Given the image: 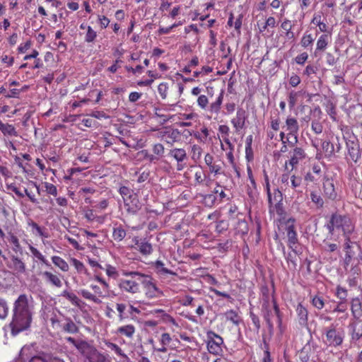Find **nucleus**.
I'll return each instance as SVG.
<instances>
[{
	"instance_id": "1",
	"label": "nucleus",
	"mask_w": 362,
	"mask_h": 362,
	"mask_svg": "<svg viewBox=\"0 0 362 362\" xmlns=\"http://www.w3.org/2000/svg\"><path fill=\"white\" fill-rule=\"evenodd\" d=\"M33 298L25 294L18 296L14 303L12 332L18 333L28 328L32 321Z\"/></svg>"
},
{
	"instance_id": "2",
	"label": "nucleus",
	"mask_w": 362,
	"mask_h": 362,
	"mask_svg": "<svg viewBox=\"0 0 362 362\" xmlns=\"http://www.w3.org/2000/svg\"><path fill=\"white\" fill-rule=\"evenodd\" d=\"M128 276H139L145 289V294L148 298H156L161 296L163 292L156 286L153 279L148 275L143 274L138 272H129L124 274Z\"/></svg>"
},
{
	"instance_id": "3",
	"label": "nucleus",
	"mask_w": 362,
	"mask_h": 362,
	"mask_svg": "<svg viewBox=\"0 0 362 362\" xmlns=\"http://www.w3.org/2000/svg\"><path fill=\"white\" fill-rule=\"evenodd\" d=\"M76 349L89 362H103L105 359L93 345L86 341H80L76 344Z\"/></svg>"
},
{
	"instance_id": "4",
	"label": "nucleus",
	"mask_w": 362,
	"mask_h": 362,
	"mask_svg": "<svg viewBox=\"0 0 362 362\" xmlns=\"http://www.w3.org/2000/svg\"><path fill=\"white\" fill-rule=\"evenodd\" d=\"M223 338L210 330L206 332V347L208 351L215 356H220L223 353Z\"/></svg>"
},
{
	"instance_id": "5",
	"label": "nucleus",
	"mask_w": 362,
	"mask_h": 362,
	"mask_svg": "<svg viewBox=\"0 0 362 362\" xmlns=\"http://www.w3.org/2000/svg\"><path fill=\"white\" fill-rule=\"evenodd\" d=\"M335 220L337 219V224L336 225V229H341L344 235H350L354 230V226L349 216H341L338 214H333Z\"/></svg>"
},
{
	"instance_id": "6",
	"label": "nucleus",
	"mask_w": 362,
	"mask_h": 362,
	"mask_svg": "<svg viewBox=\"0 0 362 362\" xmlns=\"http://www.w3.org/2000/svg\"><path fill=\"white\" fill-rule=\"evenodd\" d=\"M159 138L166 144L173 146L180 139V132L177 129L164 128L159 131Z\"/></svg>"
},
{
	"instance_id": "7",
	"label": "nucleus",
	"mask_w": 362,
	"mask_h": 362,
	"mask_svg": "<svg viewBox=\"0 0 362 362\" xmlns=\"http://www.w3.org/2000/svg\"><path fill=\"white\" fill-rule=\"evenodd\" d=\"M90 287L95 292V293L98 295V296L86 289H81L79 291V294L86 300H90L96 304H100L101 303L100 298L105 297L106 296L103 294V291L98 286L91 284Z\"/></svg>"
},
{
	"instance_id": "8",
	"label": "nucleus",
	"mask_w": 362,
	"mask_h": 362,
	"mask_svg": "<svg viewBox=\"0 0 362 362\" xmlns=\"http://www.w3.org/2000/svg\"><path fill=\"white\" fill-rule=\"evenodd\" d=\"M325 334L327 342L329 346H337L343 342L344 337L342 334L338 332L333 325L325 329Z\"/></svg>"
},
{
	"instance_id": "9",
	"label": "nucleus",
	"mask_w": 362,
	"mask_h": 362,
	"mask_svg": "<svg viewBox=\"0 0 362 362\" xmlns=\"http://www.w3.org/2000/svg\"><path fill=\"white\" fill-rule=\"evenodd\" d=\"M272 305H270V303H263V304H262V310H263V312L264 313V317L267 322V325L270 328L273 327L272 317L273 316L274 314L279 316V313L277 304L273 299L272 300Z\"/></svg>"
},
{
	"instance_id": "10",
	"label": "nucleus",
	"mask_w": 362,
	"mask_h": 362,
	"mask_svg": "<svg viewBox=\"0 0 362 362\" xmlns=\"http://www.w3.org/2000/svg\"><path fill=\"white\" fill-rule=\"evenodd\" d=\"M169 156L177 161L176 168L178 171L182 170L185 168V164L184 162L187 159V155L184 148H173L170 151Z\"/></svg>"
},
{
	"instance_id": "11",
	"label": "nucleus",
	"mask_w": 362,
	"mask_h": 362,
	"mask_svg": "<svg viewBox=\"0 0 362 362\" xmlns=\"http://www.w3.org/2000/svg\"><path fill=\"white\" fill-rule=\"evenodd\" d=\"M118 286L123 292L136 294L140 291L139 283L132 279H120Z\"/></svg>"
},
{
	"instance_id": "12",
	"label": "nucleus",
	"mask_w": 362,
	"mask_h": 362,
	"mask_svg": "<svg viewBox=\"0 0 362 362\" xmlns=\"http://www.w3.org/2000/svg\"><path fill=\"white\" fill-rule=\"evenodd\" d=\"M310 23L318 28L317 32H321L323 33H332V29L327 24L326 19L322 17L321 13H314Z\"/></svg>"
},
{
	"instance_id": "13",
	"label": "nucleus",
	"mask_w": 362,
	"mask_h": 362,
	"mask_svg": "<svg viewBox=\"0 0 362 362\" xmlns=\"http://www.w3.org/2000/svg\"><path fill=\"white\" fill-rule=\"evenodd\" d=\"M332 42V33H322L320 35L316 42V47L315 49V54L324 52L329 45Z\"/></svg>"
},
{
	"instance_id": "14",
	"label": "nucleus",
	"mask_w": 362,
	"mask_h": 362,
	"mask_svg": "<svg viewBox=\"0 0 362 362\" xmlns=\"http://www.w3.org/2000/svg\"><path fill=\"white\" fill-rule=\"evenodd\" d=\"M124 202L125 209L129 214H135L141 209V204L136 194L124 198Z\"/></svg>"
},
{
	"instance_id": "15",
	"label": "nucleus",
	"mask_w": 362,
	"mask_h": 362,
	"mask_svg": "<svg viewBox=\"0 0 362 362\" xmlns=\"http://www.w3.org/2000/svg\"><path fill=\"white\" fill-rule=\"evenodd\" d=\"M295 219L288 218L286 221V235L288 237V244L290 248L293 249V245L297 243V233L294 227Z\"/></svg>"
},
{
	"instance_id": "16",
	"label": "nucleus",
	"mask_w": 362,
	"mask_h": 362,
	"mask_svg": "<svg viewBox=\"0 0 362 362\" xmlns=\"http://www.w3.org/2000/svg\"><path fill=\"white\" fill-rule=\"evenodd\" d=\"M204 162L208 166L211 173L214 174V175L223 174L221 165L216 162H214V157L210 153H206L205 155Z\"/></svg>"
},
{
	"instance_id": "17",
	"label": "nucleus",
	"mask_w": 362,
	"mask_h": 362,
	"mask_svg": "<svg viewBox=\"0 0 362 362\" xmlns=\"http://www.w3.org/2000/svg\"><path fill=\"white\" fill-rule=\"evenodd\" d=\"M315 349L314 344L308 341L304 345L298 354L300 360L302 362H308L310 356L314 354Z\"/></svg>"
},
{
	"instance_id": "18",
	"label": "nucleus",
	"mask_w": 362,
	"mask_h": 362,
	"mask_svg": "<svg viewBox=\"0 0 362 362\" xmlns=\"http://www.w3.org/2000/svg\"><path fill=\"white\" fill-rule=\"evenodd\" d=\"M323 192L325 197L334 200L337 197V192L334 189L333 181L328 178L323 182Z\"/></svg>"
},
{
	"instance_id": "19",
	"label": "nucleus",
	"mask_w": 362,
	"mask_h": 362,
	"mask_svg": "<svg viewBox=\"0 0 362 362\" xmlns=\"http://www.w3.org/2000/svg\"><path fill=\"white\" fill-rule=\"evenodd\" d=\"M172 339L168 333H163L159 338L160 346H153V351L166 353Z\"/></svg>"
},
{
	"instance_id": "20",
	"label": "nucleus",
	"mask_w": 362,
	"mask_h": 362,
	"mask_svg": "<svg viewBox=\"0 0 362 362\" xmlns=\"http://www.w3.org/2000/svg\"><path fill=\"white\" fill-rule=\"evenodd\" d=\"M267 192L268 196V202L271 206L274 205L276 206L282 202V194L278 189H274V192L272 193L269 189V184H267Z\"/></svg>"
},
{
	"instance_id": "21",
	"label": "nucleus",
	"mask_w": 362,
	"mask_h": 362,
	"mask_svg": "<svg viewBox=\"0 0 362 362\" xmlns=\"http://www.w3.org/2000/svg\"><path fill=\"white\" fill-rule=\"evenodd\" d=\"M135 245L136 246V249L143 255H149L153 252L152 245L146 241L145 239L143 240H137L135 239Z\"/></svg>"
},
{
	"instance_id": "22",
	"label": "nucleus",
	"mask_w": 362,
	"mask_h": 362,
	"mask_svg": "<svg viewBox=\"0 0 362 362\" xmlns=\"http://www.w3.org/2000/svg\"><path fill=\"white\" fill-rule=\"evenodd\" d=\"M305 156L304 151L301 148H296L293 150V154L288 160L289 165L291 166V170L298 163V162L303 159Z\"/></svg>"
},
{
	"instance_id": "23",
	"label": "nucleus",
	"mask_w": 362,
	"mask_h": 362,
	"mask_svg": "<svg viewBox=\"0 0 362 362\" xmlns=\"http://www.w3.org/2000/svg\"><path fill=\"white\" fill-rule=\"evenodd\" d=\"M351 329V339L353 340H358L362 338V321L357 319V320L350 324Z\"/></svg>"
},
{
	"instance_id": "24",
	"label": "nucleus",
	"mask_w": 362,
	"mask_h": 362,
	"mask_svg": "<svg viewBox=\"0 0 362 362\" xmlns=\"http://www.w3.org/2000/svg\"><path fill=\"white\" fill-rule=\"evenodd\" d=\"M10 267L18 274H24L26 271L25 264L16 256H12Z\"/></svg>"
},
{
	"instance_id": "25",
	"label": "nucleus",
	"mask_w": 362,
	"mask_h": 362,
	"mask_svg": "<svg viewBox=\"0 0 362 362\" xmlns=\"http://www.w3.org/2000/svg\"><path fill=\"white\" fill-rule=\"evenodd\" d=\"M294 25L288 18H284L281 23V28L285 31V36L288 40H293L295 34L292 31Z\"/></svg>"
},
{
	"instance_id": "26",
	"label": "nucleus",
	"mask_w": 362,
	"mask_h": 362,
	"mask_svg": "<svg viewBox=\"0 0 362 362\" xmlns=\"http://www.w3.org/2000/svg\"><path fill=\"white\" fill-rule=\"evenodd\" d=\"M42 276L45 278L47 282L49 283L52 286H54L57 288H61L62 286V282L60 278L50 272H42Z\"/></svg>"
},
{
	"instance_id": "27",
	"label": "nucleus",
	"mask_w": 362,
	"mask_h": 362,
	"mask_svg": "<svg viewBox=\"0 0 362 362\" xmlns=\"http://www.w3.org/2000/svg\"><path fill=\"white\" fill-rule=\"evenodd\" d=\"M296 313L300 325H305L308 322V313L307 309L301 303H299L296 307Z\"/></svg>"
},
{
	"instance_id": "28",
	"label": "nucleus",
	"mask_w": 362,
	"mask_h": 362,
	"mask_svg": "<svg viewBox=\"0 0 362 362\" xmlns=\"http://www.w3.org/2000/svg\"><path fill=\"white\" fill-rule=\"evenodd\" d=\"M15 62V58L12 54H8L3 52L0 55V66L3 68H10Z\"/></svg>"
},
{
	"instance_id": "29",
	"label": "nucleus",
	"mask_w": 362,
	"mask_h": 362,
	"mask_svg": "<svg viewBox=\"0 0 362 362\" xmlns=\"http://www.w3.org/2000/svg\"><path fill=\"white\" fill-rule=\"evenodd\" d=\"M136 332V328L133 325H127L117 328V333L124 335L128 338H132Z\"/></svg>"
},
{
	"instance_id": "30",
	"label": "nucleus",
	"mask_w": 362,
	"mask_h": 362,
	"mask_svg": "<svg viewBox=\"0 0 362 362\" xmlns=\"http://www.w3.org/2000/svg\"><path fill=\"white\" fill-rule=\"evenodd\" d=\"M351 310L352 315L355 318L358 319L361 317L362 314V305L358 298L352 300Z\"/></svg>"
},
{
	"instance_id": "31",
	"label": "nucleus",
	"mask_w": 362,
	"mask_h": 362,
	"mask_svg": "<svg viewBox=\"0 0 362 362\" xmlns=\"http://www.w3.org/2000/svg\"><path fill=\"white\" fill-rule=\"evenodd\" d=\"M224 315L226 320L231 322L235 326H238L242 321L240 316L233 310L226 311Z\"/></svg>"
},
{
	"instance_id": "32",
	"label": "nucleus",
	"mask_w": 362,
	"mask_h": 362,
	"mask_svg": "<svg viewBox=\"0 0 362 362\" xmlns=\"http://www.w3.org/2000/svg\"><path fill=\"white\" fill-rule=\"evenodd\" d=\"M314 42V37L311 33L305 32L300 39V46L304 49L312 47Z\"/></svg>"
},
{
	"instance_id": "33",
	"label": "nucleus",
	"mask_w": 362,
	"mask_h": 362,
	"mask_svg": "<svg viewBox=\"0 0 362 362\" xmlns=\"http://www.w3.org/2000/svg\"><path fill=\"white\" fill-rule=\"evenodd\" d=\"M287 129L290 132V134L294 135V140L297 141V136L295 135L298 130V124L296 119L288 118L286 119Z\"/></svg>"
},
{
	"instance_id": "34",
	"label": "nucleus",
	"mask_w": 362,
	"mask_h": 362,
	"mask_svg": "<svg viewBox=\"0 0 362 362\" xmlns=\"http://www.w3.org/2000/svg\"><path fill=\"white\" fill-rule=\"evenodd\" d=\"M52 261L53 264L59 267L62 272H68L69 269V266L68 263L62 257L59 256H52Z\"/></svg>"
},
{
	"instance_id": "35",
	"label": "nucleus",
	"mask_w": 362,
	"mask_h": 362,
	"mask_svg": "<svg viewBox=\"0 0 362 362\" xmlns=\"http://www.w3.org/2000/svg\"><path fill=\"white\" fill-rule=\"evenodd\" d=\"M202 155V148L197 144H193L191 146L190 156L191 159L194 162L197 163Z\"/></svg>"
},
{
	"instance_id": "36",
	"label": "nucleus",
	"mask_w": 362,
	"mask_h": 362,
	"mask_svg": "<svg viewBox=\"0 0 362 362\" xmlns=\"http://www.w3.org/2000/svg\"><path fill=\"white\" fill-rule=\"evenodd\" d=\"M30 88L28 85H24L21 88H12L5 95L6 98H18L21 93L26 92Z\"/></svg>"
},
{
	"instance_id": "37",
	"label": "nucleus",
	"mask_w": 362,
	"mask_h": 362,
	"mask_svg": "<svg viewBox=\"0 0 362 362\" xmlns=\"http://www.w3.org/2000/svg\"><path fill=\"white\" fill-rule=\"evenodd\" d=\"M223 90H221L217 98H216V100L211 103L210 111L211 112H217L219 111L221 105L223 102Z\"/></svg>"
},
{
	"instance_id": "38",
	"label": "nucleus",
	"mask_w": 362,
	"mask_h": 362,
	"mask_svg": "<svg viewBox=\"0 0 362 362\" xmlns=\"http://www.w3.org/2000/svg\"><path fill=\"white\" fill-rule=\"evenodd\" d=\"M98 37L97 32L93 28L88 25V30L84 35V41L86 43H94Z\"/></svg>"
},
{
	"instance_id": "39",
	"label": "nucleus",
	"mask_w": 362,
	"mask_h": 362,
	"mask_svg": "<svg viewBox=\"0 0 362 362\" xmlns=\"http://www.w3.org/2000/svg\"><path fill=\"white\" fill-rule=\"evenodd\" d=\"M8 240L13 245V250L16 252H21L22 248L20 245L18 238L13 233H8L7 236Z\"/></svg>"
},
{
	"instance_id": "40",
	"label": "nucleus",
	"mask_w": 362,
	"mask_h": 362,
	"mask_svg": "<svg viewBox=\"0 0 362 362\" xmlns=\"http://www.w3.org/2000/svg\"><path fill=\"white\" fill-rule=\"evenodd\" d=\"M91 116L90 118L83 119L81 121V124L86 127H95L97 125L96 121L95 118L100 119L101 117H105V115H90Z\"/></svg>"
},
{
	"instance_id": "41",
	"label": "nucleus",
	"mask_w": 362,
	"mask_h": 362,
	"mask_svg": "<svg viewBox=\"0 0 362 362\" xmlns=\"http://www.w3.org/2000/svg\"><path fill=\"white\" fill-rule=\"evenodd\" d=\"M126 230L122 226L114 227L112 238L116 241H122L126 236Z\"/></svg>"
},
{
	"instance_id": "42",
	"label": "nucleus",
	"mask_w": 362,
	"mask_h": 362,
	"mask_svg": "<svg viewBox=\"0 0 362 362\" xmlns=\"http://www.w3.org/2000/svg\"><path fill=\"white\" fill-rule=\"evenodd\" d=\"M63 330L68 333L74 334L78 332V328L71 319H67L66 322L63 325Z\"/></svg>"
},
{
	"instance_id": "43",
	"label": "nucleus",
	"mask_w": 362,
	"mask_h": 362,
	"mask_svg": "<svg viewBox=\"0 0 362 362\" xmlns=\"http://www.w3.org/2000/svg\"><path fill=\"white\" fill-rule=\"evenodd\" d=\"M29 250L31 252V253L33 255L34 257L37 258L40 261H41L43 264H45L46 266L49 267L50 264L46 259L45 256L35 247L32 245H29Z\"/></svg>"
},
{
	"instance_id": "44",
	"label": "nucleus",
	"mask_w": 362,
	"mask_h": 362,
	"mask_svg": "<svg viewBox=\"0 0 362 362\" xmlns=\"http://www.w3.org/2000/svg\"><path fill=\"white\" fill-rule=\"evenodd\" d=\"M245 115H237L235 117L232 119V124L237 131L242 129L245 124Z\"/></svg>"
},
{
	"instance_id": "45",
	"label": "nucleus",
	"mask_w": 362,
	"mask_h": 362,
	"mask_svg": "<svg viewBox=\"0 0 362 362\" xmlns=\"http://www.w3.org/2000/svg\"><path fill=\"white\" fill-rule=\"evenodd\" d=\"M276 25V21L274 17L273 16H269L266 21L264 24L262 25V27H260L259 28V33H263L266 30L268 29V28H274Z\"/></svg>"
},
{
	"instance_id": "46",
	"label": "nucleus",
	"mask_w": 362,
	"mask_h": 362,
	"mask_svg": "<svg viewBox=\"0 0 362 362\" xmlns=\"http://www.w3.org/2000/svg\"><path fill=\"white\" fill-rule=\"evenodd\" d=\"M70 261L72 265L75 267V269L78 273H87V269L86 268L83 262L74 257L71 258Z\"/></svg>"
},
{
	"instance_id": "47",
	"label": "nucleus",
	"mask_w": 362,
	"mask_h": 362,
	"mask_svg": "<svg viewBox=\"0 0 362 362\" xmlns=\"http://www.w3.org/2000/svg\"><path fill=\"white\" fill-rule=\"evenodd\" d=\"M310 199L317 208H322L324 205V201L322 197L316 192L310 193Z\"/></svg>"
},
{
	"instance_id": "48",
	"label": "nucleus",
	"mask_w": 362,
	"mask_h": 362,
	"mask_svg": "<svg viewBox=\"0 0 362 362\" xmlns=\"http://www.w3.org/2000/svg\"><path fill=\"white\" fill-rule=\"evenodd\" d=\"M29 226L33 228V233L35 235H38L40 237L47 238V234L45 233L43 230L34 221H31L29 223Z\"/></svg>"
},
{
	"instance_id": "49",
	"label": "nucleus",
	"mask_w": 362,
	"mask_h": 362,
	"mask_svg": "<svg viewBox=\"0 0 362 362\" xmlns=\"http://www.w3.org/2000/svg\"><path fill=\"white\" fill-rule=\"evenodd\" d=\"M213 69L209 66H204L202 67L200 71H196L193 73V76L194 78H198L199 76H203L208 75L211 72H212Z\"/></svg>"
},
{
	"instance_id": "50",
	"label": "nucleus",
	"mask_w": 362,
	"mask_h": 362,
	"mask_svg": "<svg viewBox=\"0 0 362 362\" xmlns=\"http://www.w3.org/2000/svg\"><path fill=\"white\" fill-rule=\"evenodd\" d=\"M299 95L300 92H296L294 90L290 92L288 95V105L290 108L293 107L296 105Z\"/></svg>"
},
{
	"instance_id": "51",
	"label": "nucleus",
	"mask_w": 362,
	"mask_h": 362,
	"mask_svg": "<svg viewBox=\"0 0 362 362\" xmlns=\"http://www.w3.org/2000/svg\"><path fill=\"white\" fill-rule=\"evenodd\" d=\"M152 151L155 155L158 156L160 158L164 156L165 153V148L163 145L160 143L155 144L153 146Z\"/></svg>"
},
{
	"instance_id": "52",
	"label": "nucleus",
	"mask_w": 362,
	"mask_h": 362,
	"mask_svg": "<svg viewBox=\"0 0 362 362\" xmlns=\"http://www.w3.org/2000/svg\"><path fill=\"white\" fill-rule=\"evenodd\" d=\"M270 6L274 9H278L281 7V15H284L286 11V5L284 4L282 0H272L270 3Z\"/></svg>"
},
{
	"instance_id": "53",
	"label": "nucleus",
	"mask_w": 362,
	"mask_h": 362,
	"mask_svg": "<svg viewBox=\"0 0 362 362\" xmlns=\"http://www.w3.org/2000/svg\"><path fill=\"white\" fill-rule=\"evenodd\" d=\"M312 304L315 308H316L318 310L322 309L325 305L322 297L319 296H315L314 297H313Z\"/></svg>"
},
{
	"instance_id": "54",
	"label": "nucleus",
	"mask_w": 362,
	"mask_h": 362,
	"mask_svg": "<svg viewBox=\"0 0 362 362\" xmlns=\"http://www.w3.org/2000/svg\"><path fill=\"white\" fill-rule=\"evenodd\" d=\"M289 183H291V187L297 191L296 189L299 187L302 183V179L300 177L293 175L290 177Z\"/></svg>"
},
{
	"instance_id": "55",
	"label": "nucleus",
	"mask_w": 362,
	"mask_h": 362,
	"mask_svg": "<svg viewBox=\"0 0 362 362\" xmlns=\"http://www.w3.org/2000/svg\"><path fill=\"white\" fill-rule=\"evenodd\" d=\"M218 131L222 134V138H223V141L227 144L230 146V142L228 138H227V136L228 135V132H229L228 127L226 125H220L218 127Z\"/></svg>"
},
{
	"instance_id": "56",
	"label": "nucleus",
	"mask_w": 362,
	"mask_h": 362,
	"mask_svg": "<svg viewBox=\"0 0 362 362\" xmlns=\"http://www.w3.org/2000/svg\"><path fill=\"white\" fill-rule=\"evenodd\" d=\"M106 274L111 278L116 279L118 276V272L116 268L110 264H107L105 268H103Z\"/></svg>"
},
{
	"instance_id": "57",
	"label": "nucleus",
	"mask_w": 362,
	"mask_h": 362,
	"mask_svg": "<svg viewBox=\"0 0 362 362\" xmlns=\"http://www.w3.org/2000/svg\"><path fill=\"white\" fill-rule=\"evenodd\" d=\"M8 312V308L6 302L4 300L0 298V319L5 318Z\"/></svg>"
},
{
	"instance_id": "58",
	"label": "nucleus",
	"mask_w": 362,
	"mask_h": 362,
	"mask_svg": "<svg viewBox=\"0 0 362 362\" xmlns=\"http://www.w3.org/2000/svg\"><path fill=\"white\" fill-rule=\"evenodd\" d=\"M98 23L101 29H105L109 25L110 21L104 15H98Z\"/></svg>"
},
{
	"instance_id": "59",
	"label": "nucleus",
	"mask_w": 362,
	"mask_h": 362,
	"mask_svg": "<svg viewBox=\"0 0 362 362\" xmlns=\"http://www.w3.org/2000/svg\"><path fill=\"white\" fill-rule=\"evenodd\" d=\"M153 313H162L164 319L166 321L172 323L173 325H175L177 327L178 326V325L176 322L175 320L172 316H170V315L165 313L163 310H162V309H156V310H154L153 311Z\"/></svg>"
},
{
	"instance_id": "60",
	"label": "nucleus",
	"mask_w": 362,
	"mask_h": 362,
	"mask_svg": "<svg viewBox=\"0 0 362 362\" xmlns=\"http://www.w3.org/2000/svg\"><path fill=\"white\" fill-rule=\"evenodd\" d=\"M0 129L4 134L13 135L15 133V128L12 125L5 124L0 121Z\"/></svg>"
},
{
	"instance_id": "61",
	"label": "nucleus",
	"mask_w": 362,
	"mask_h": 362,
	"mask_svg": "<svg viewBox=\"0 0 362 362\" xmlns=\"http://www.w3.org/2000/svg\"><path fill=\"white\" fill-rule=\"evenodd\" d=\"M168 86L167 83H160L158 86V91L163 99L167 97Z\"/></svg>"
},
{
	"instance_id": "62",
	"label": "nucleus",
	"mask_w": 362,
	"mask_h": 362,
	"mask_svg": "<svg viewBox=\"0 0 362 362\" xmlns=\"http://www.w3.org/2000/svg\"><path fill=\"white\" fill-rule=\"evenodd\" d=\"M155 265H156V269L158 270V272L159 273L174 274V273L173 272H171L170 270L168 269L167 268H165L164 267V264L161 261H159V260L156 261Z\"/></svg>"
},
{
	"instance_id": "63",
	"label": "nucleus",
	"mask_w": 362,
	"mask_h": 362,
	"mask_svg": "<svg viewBox=\"0 0 362 362\" xmlns=\"http://www.w3.org/2000/svg\"><path fill=\"white\" fill-rule=\"evenodd\" d=\"M308 59V54L307 52H302L297 55L294 60L297 64L303 65Z\"/></svg>"
},
{
	"instance_id": "64",
	"label": "nucleus",
	"mask_w": 362,
	"mask_h": 362,
	"mask_svg": "<svg viewBox=\"0 0 362 362\" xmlns=\"http://www.w3.org/2000/svg\"><path fill=\"white\" fill-rule=\"evenodd\" d=\"M300 82H301L300 78L296 74L292 73V74L291 75V76L288 79L289 84L292 87H296L300 83Z\"/></svg>"
}]
</instances>
